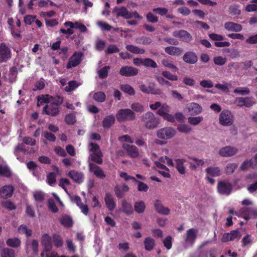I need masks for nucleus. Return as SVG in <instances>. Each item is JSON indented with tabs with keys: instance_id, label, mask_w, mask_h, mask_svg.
<instances>
[{
	"instance_id": "5fc2aeb1",
	"label": "nucleus",
	"mask_w": 257,
	"mask_h": 257,
	"mask_svg": "<svg viewBox=\"0 0 257 257\" xmlns=\"http://www.w3.org/2000/svg\"><path fill=\"white\" fill-rule=\"evenodd\" d=\"M144 65L146 67H149L153 68H156L158 67L156 62L151 58L144 59Z\"/></svg>"
},
{
	"instance_id": "6e6552de",
	"label": "nucleus",
	"mask_w": 257,
	"mask_h": 257,
	"mask_svg": "<svg viewBox=\"0 0 257 257\" xmlns=\"http://www.w3.org/2000/svg\"><path fill=\"white\" fill-rule=\"evenodd\" d=\"M11 50L5 43L0 44V63L7 62L11 58Z\"/></svg>"
},
{
	"instance_id": "0eeeda50",
	"label": "nucleus",
	"mask_w": 257,
	"mask_h": 257,
	"mask_svg": "<svg viewBox=\"0 0 257 257\" xmlns=\"http://www.w3.org/2000/svg\"><path fill=\"white\" fill-rule=\"evenodd\" d=\"M83 55V54L82 52H74L72 56L69 58L66 68L70 69L78 66L82 61Z\"/></svg>"
},
{
	"instance_id": "39448f33",
	"label": "nucleus",
	"mask_w": 257,
	"mask_h": 257,
	"mask_svg": "<svg viewBox=\"0 0 257 257\" xmlns=\"http://www.w3.org/2000/svg\"><path fill=\"white\" fill-rule=\"evenodd\" d=\"M52 238L47 234H44L42 236L41 243L43 246V250L41 253V257H44L45 252H50L52 248Z\"/></svg>"
},
{
	"instance_id": "58836bf2",
	"label": "nucleus",
	"mask_w": 257,
	"mask_h": 257,
	"mask_svg": "<svg viewBox=\"0 0 257 257\" xmlns=\"http://www.w3.org/2000/svg\"><path fill=\"white\" fill-rule=\"evenodd\" d=\"M1 257H16V253L14 249L10 248H4L1 251Z\"/></svg>"
},
{
	"instance_id": "79ce46f5",
	"label": "nucleus",
	"mask_w": 257,
	"mask_h": 257,
	"mask_svg": "<svg viewBox=\"0 0 257 257\" xmlns=\"http://www.w3.org/2000/svg\"><path fill=\"white\" fill-rule=\"evenodd\" d=\"M134 208L138 213H142L145 210L146 205L144 201H139L134 203Z\"/></svg>"
},
{
	"instance_id": "4be33fe9",
	"label": "nucleus",
	"mask_w": 257,
	"mask_h": 257,
	"mask_svg": "<svg viewBox=\"0 0 257 257\" xmlns=\"http://www.w3.org/2000/svg\"><path fill=\"white\" fill-rule=\"evenodd\" d=\"M154 207L156 211L159 214L164 215H168L170 214V209L168 207H164L159 200L155 201Z\"/></svg>"
},
{
	"instance_id": "2eb2a0df",
	"label": "nucleus",
	"mask_w": 257,
	"mask_h": 257,
	"mask_svg": "<svg viewBox=\"0 0 257 257\" xmlns=\"http://www.w3.org/2000/svg\"><path fill=\"white\" fill-rule=\"evenodd\" d=\"M59 112V107L51 103L44 106L42 110L43 114H46L51 116H57Z\"/></svg>"
},
{
	"instance_id": "37998d69",
	"label": "nucleus",
	"mask_w": 257,
	"mask_h": 257,
	"mask_svg": "<svg viewBox=\"0 0 257 257\" xmlns=\"http://www.w3.org/2000/svg\"><path fill=\"white\" fill-rule=\"evenodd\" d=\"M148 87L149 94L160 95L162 92L161 89L156 87V85L154 83H150Z\"/></svg>"
},
{
	"instance_id": "c03bdc74",
	"label": "nucleus",
	"mask_w": 257,
	"mask_h": 257,
	"mask_svg": "<svg viewBox=\"0 0 257 257\" xmlns=\"http://www.w3.org/2000/svg\"><path fill=\"white\" fill-rule=\"evenodd\" d=\"M93 99L99 102H103L106 99L105 94L102 91L95 92L93 95Z\"/></svg>"
},
{
	"instance_id": "5701e85b",
	"label": "nucleus",
	"mask_w": 257,
	"mask_h": 257,
	"mask_svg": "<svg viewBox=\"0 0 257 257\" xmlns=\"http://www.w3.org/2000/svg\"><path fill=\"white\" fill-rule=\"evenodd\" d=\"M187 109L191 115H196L200 113L202 108L199 104L191 102L188 105Z\"/></svg>"
},
{
	"instance_id": "8fccbe9b",
	"label": "nucleus",
	"mask_w": 257,
	"mask_h": 257,
	"mask_svg": "<svg viewBox=\"0 0 257 257\" xmlns=\"http://www.w3.org/2000/svg\"><path fill=\"white\" fill-rule=\"evenodd\" d=\"M65 122L68 125H72L76 122V117L73 113H69L66 115L65 117Z\"/></svg>"
},
{
	"instance_id": "7c9ffc66",
	"label": "nucleus",
	"mask_w": 257,
	"mask_h": 257,
	"mask_svg": "<svg viewBox=\"0 0 257 257\" xmlns=\"http://www.w3.org/2000/svg\"><path fill=\"white\" fill-rule=\"evenodd\" d=\"M122 211L127 215H130L134 212L133 208L131 204L127 202L126 200H123L121 202Z\"/></svg>"
},
{
	"instance_id": "cd10ccee",
	"label": "nucleus",
	"mask_w": 257,
	"mask_h": 257,
	"mask_svg": "<svg viewBox=\"0 0 257 257\" xmlns=\"http://www.w3.org/2000/svg\"><path fill=\"white\" fill-rule=\"evenodd\" d=\"M128 190V186L125 184H123L120 187L115 186L114 188L115 194L118 199L123 198L125 193L127 192Z\"/></svg>"
},
{
	"instance_id": "473e14b6",
	"label": "nucleus",
	"mask_w": 257,
	"mask_h": 257,
	"mask_svg": "<svg viewBox=\"0 0 257 257\" xmlns=\"http://www.w3.org/2000/svg\"><path fill=\"white\" fill-rule=\"evenodd\" d=\"M102 156L101 151L91 153L90 155L91 161L99 165L102 164L103 162Z\"/></svg>"
},
{
	"instance_id": "bb28decb",
	"label": "nucleus",
	"mask_w": 257,
	"mask_h": 257,
	"mask_svg": "<svg viewBox=\"0 0 257 257\" xmlns=\"http://www.w3.org/2000/svg\"><path fill=\"white\" fill-rule=\"evenodd\" d=\"M175 167L180 174L184 175L186 173V169L184 163L186 162L185 159H176L174 160Z\"/></svg>"
},
{
	"instance_id": "bf43d9fd",
	"label": "nucleus",
	"mask_w": 257,
	"mask_h": 257,
	"mask_svg": "<svg viewBox=\"0 0 257 257\" xmlns=\"http://www.w3.org/2000/svg\"><path fill=\"white\" fill-rule=\"evenodd\" d=\"M110 69V66H106L101 68L98 71L99 77L102 79L106 77L108 75V71Z\"/></svg>"
},
{
	"instance_id": "9d476101",
	"label": "nucleus",
	"mask_w": 257,
	"mask_h": 257,
	"mask_svg": "<svg viewBox=\"0 0 257 257\" xmlns=\"http://www.w3.org/2000/svg\"><path fill=\"white\" fill-rule=\"evenodd\" d=\"M89 172L93 173L97 178L103 179L105 178L106 175L101 167L95 164L90 163L88 165Z\"/></svg>"
},
{
	"instance_id": "f3484780",
	"label": "nucleus",
	"mask_w": 257,
	"mask_h": 257,
	"mask_svg": "<svg viewBox=\"0 0 257 257\" xmlns=\"http://www.w3.org/2000/svg\"><path fill=\"white\" fill-rule=\"evenodd\" d=\"M237 151L236 148L228 146L221 148L219 150V154L221 156L228 157L235 155Z\"/></svg>"
},
{
	"instance_id": "a878e982",
	"label": "nucleus",
	"mask_w": 257,
	"mask_h": 257,
	"mask_svg": "<svg viewBox=\"0 0 257 257\" xmlns=\"http://www.w3.org/2000/svg\"><path fill=\"white\" fill-rule=\"evenodd\" d=\"M165 51L169 55L179 56L182 54L183 50L179 47L169 46L165 48Z\"/></svg>"
},
{
	"instance_id": "6e6d98bb",
	"label": "nucleus",
	"mask_w": 257,
	"mask_h": 257,
	"mask_svg": "<svg viewBox=\"0 0 257 257\" xmlns=\"http://www.w3.org/2000/svg\"><path fill=\"white\" fill-rule=\"evenodd\" d=\"M233 92L234 93L245 95H247L250 93V90L247 87H239L235 88Z\"/></svg>"
},
{
	"instance_id": "c756f323",
	"label": "nucleus",
	"mask_w": 257,
	"mask_h": 257,
	"mask_svg": "<svg viewBox=\"0 0 257 257\" xmlns=\"http://www.w3.org/2000/svg\"><path fill=\"white\" fill-rule=\"evenodd\" d=\"M59 221L62 225L67 228L71 227L73 224L72 218L67 215H65L60 217L59 218Z\"/></svg>"
},
{
	"instance_id": "69168bd1",
	"label": "nucleus",
	"mask_w": 257,
	"mask_h": 257,
	"mask_svg": "<svg viewBox=\"0 0 257 257\" xmlns=\"http://www.w3.org/2000/svg\"><path fill=\"white\" fill-rule=\"evenodd\" d=\"M137 42L138 43L142 44L143 45H149L152 42V40L149 37L146 36H142L137 39Z\"/></svg>"
},
{
	"instance_id": "603ef678",
	"label": "nucleus",
	"mask_w": 257,
	"mask_h": 257,
	"mask_svg": "<svg viewBox=\"0 0 257 257\" xmlns=\"http://www.w3.org/2000/svg\"><path fill=\"white\" fill-rule=\"evenodd\" d=\"M2 206L9 210H13L16 208L15 204L10 200L2 201Z\"/></svg>"
},
{
	"instance_id": "f03ea898",
	"label": "nucleus",
	"mask_w": 257,
	"mask_h": 257,
	"mask_svg": "<svg viewBox=\"0 0 257 257\" xmlns=\"http://www.w3.org/2000/svg\"><path fill=\"white\" fill-rule=\"evenodd\" d=\"M135 117L134 112L129 108L120 109L116 114L117 120L120 122L133 120Z\"/></svg>"
},
{
	"instance_id": "aec40b11",
	"label": "nucleus",
	"mask_w": 257,
	"mask_h": 257,
	"mask_svg": "<svg viewBox=\"0 0 257 257\" xmlns=\"http://www.w3.org/2000/svg\"><path fill=\"white\" fill-rule=\"evenodd\" d=\"M182 59L185 63L189 64H194L198 61L197 56L195 53L192 51L186 52L183 56Z\"/></svg>"
},
{
	"instance_id": "4468645a",
	"label": "nucleus",
	"mask_w": 257,
	"mask_h": 257,
	"mask_svg": "<svg viewBox=\"0 0 257 257\" xmlns=\"http://www.w3.org/2000/svg\"><path fill=\"white\" fill-rule=\"evenodd\" d=\"M14 188L12 185H5L0 189V197L3 199L11 198L14 193Z\"/></svg>"
},
{
	"instance_id": "4d7b16f0",
	"label": "nucleus",
	"mask_w": 257,
	"mask_h": 257,
	"mask_svg": "<svg viewBox=\"0 0 257 257\" xmlns=\"http://www.w3.org/2000/svg\"><path fill=\"white\" fill-rule=\"evenodd\" d=\"M162 75L166 78L171 81H177L178 77L177 75L172 74L168 71H164L162 72Z\"/></svg>"
},
{
	"instance_id": "ddd939ff",
	"label": "nucleus",
	"mask_w": 257,
	"mask_h": 257,
	"mask_svg": "<svg viewBox=\"0 0 257 257\" xmlns=\"http://www.w3.org/2000/svg\"><path fill=\"white\" fill-rule=\"evenodd\" d=\"M237 106L250 107L255 104V100L252 97H238L236 99Z\"/></svg>"
},
{
	"instance_id": "680f3d73",
	"label": "nucleus",
	"mask_w": 257,
	"mask_h": 257,
	"mask_svg": "<svg viewBox=\"0 0 257 257\" xmlns=\"http://www.w3.org/2000/svg\"><path fill=\"white\" fill-rule=\"evenodd\" d=\"M0 175L10 177L11 175V172L8 167L0 165Z\"/></svg>"
},
{
	"instance_id": "4c0bfd02",
	"label": "nucleus",
	"mask_w": 257,
	"mask_h": 257,
	"mask_svg": "<svg viewBox=\"0 0 257 257\" xmlns=\"http://www.w3.org/2000/svg\"><path fill=\"white\" fill-rule=\"evenodd\" d=\"M38 103L37 106H39L40 104H42L43 103H50L52 100H53L52 96H50L49 95H42L40 96H38L37 97Z\"/></svg>"
},
{
	"instance_id": "de8ad7c7",
	"label": "nucleus",
	"mask_w": 257,
	"mask_h": 257,
	"mask_svg": "<svg viewBox=\"0 0 257 257\" xmlns=\"http://www.w3.org/2000/svg\"><path fill=\"white\" fill-rule=\"evenodd\" d=\"M203 119V117L200 116L195 117L190 116L188 118V121L190 124L196 125L199 124Z\"/></svg>"
},
{
	"instance_id": "e433bc0d",
	"label": "nucleus",
	"mask_w": 257,
	"mask_h": 257,
	"mask_svg": "<svg viewBox=\"0 0 257 257\" xmlns=\"http://www.w3.org/2000/svg\"><path fill=\"white\" fill-rule=\"evenodd\" d=\"M8 24L10 26V29L12 36L17 38H21V31L18 30L17 32L15 31L13 28L14 20L12 18H10L8 20Z\"/></svg>"
},
{
	"instance_id": "20e7f679",
	"label": "nucleus",
	"mask_w": 257,
	"mask_h": 257,
	"mask_svg": "<svg viewBox=\"0 0 257 257\" xmlns=\"http://www.w3.org/2000/svg\"><path fill=\"white\" fill-rule=\"evenodd\" d=\"M176 134L174 128L171 127H165L159 129L157 132V137L163 140H168L173 138Z\"/></svg>"
},
{
	"instance_id": "b1692460",
	"label": "nucleus",
	"mask_w": 257,
	"mask_h": 257,
	"mask_svg": "<svg viewBox=\"0 0 257 257\" xmlns=\"http://www.w3.org/2000/svg\"><path fill=\"white\" fill-rule=\"evenodd\" d=\"M123 148L126 151L129 156L133 158H137L139 155V152L138 148L134 145L128 144H123Z\"/></svg>"
},
{
	"instance_id": "09e8293b",
	"label": "nucleus",
	"mask_w": 257,
	"mask_h": 257,
	"mask_svg": "<svg viewBox=\"0 0 257 257\" xmlns=\"http://www.w3.org/2000/svg\"><path fill=\"white\" fill-rule=\"evenodd\" d=\"M169 111V106L166 104L161 105V108L157 112V114L163 117Z\"/></svg>"
},
{
	"instance_id": "423d86ee",
	"label": "nucleus",
	"mask_w": 257,
	"mask_h": 257,
	"mask_svg": "<svg viewBox=\"0 0 257 257\" xmlns=\"http://www.w3.org/2000/svg\"><path fill=\"white\" fill-rule=\"evenodd\" d=\"M217 191L221 195H228L231 192L232 186L227 181H220L217 184Z\"/></svg>"
},
{
	"instance_id": "3c124183",
	"label": "nucleus",
	"mask_w": 257,
	"mask_h": 257,
	"mask_svg": "<svg viewBox=\"0 0 257 257\" xmlns=\"http://www.w3.org/2000/svg\"><path fill=\"white\" fill-rule=\"evenodd\" d=\"M78 86L79 85L77 83L76 81L71 80L69 81L68 86L65 87V90L68 92H71L78 87Z\"/></svg>"
},
{
	"instance_id": "9b49d317",
	"label": "nucleus",
	"mask_w": 257,
	"mask_h": 257,
	"mask_svg": "<svg viewBox=\"0 0 257 257\" xmlns=\"http://www.w3.org/2000/svg\"><path fill=\"white\" fill-rule=\"evenodd\" d=\"M139 70L132 66H123L119 70V74L125 77H132L138 74Z\"/></svg>"
},
{
	"instance_id": "6ab92c4d",
	"label": "nucleus",
	"mask_w": 257,
	"mask_h": 257,
	"mask_svg": "<svg viewBox=\"0 0 257 257\" xmlns=\"http://www.w3.org/2000/svg\"><path fill=\"white\" fill-rule=\"evenodd\" d=\"M68 176L75 183L78 184H81L84 181V176L82 172L72 170L68 172Z\"/></svg>"
},
{
	"instance_id": "f704fd0d",
	"label": "nucleus",
	"mask_w": 257,
	"mask_h": 257,
	"mask_svg": "<svg viewBox=\"0 0 257 257\" xmlns=\"http://www.w3.org/2000/svg\"><path fill=\"white\" fill-rule=\"evenodd\" d=\"M6 244L10 247L17 248L20 246L21 241L17 237L10 238L6 240Z\"/></svg>"
},
{
	"instance_id": "338daca9",
	"label": "nucleus",
	"mask_w": 257,
	"mask_h": 257,
	"mask_svg": "<svg viewBox=\"0 0 257 257\" xmlns=\"http://www.w3.org/2000/svg\"><path fill=\"white\" fill-rule=\"evenodd\" d=\"M52 98L53 100L50 102V103L57 107L61 105L63 102V98L60 96H57L56 97L52 96Z\"/></svg>"
},
{
	"instance_id": "72a5a7b5",
	"label": "nucleus",
	"mask_w": 257,
	"mask_h": 257,
	"mask_svg": "<svg viewBox=\"0 0 257 257\" xmlns=\"http://www.w3.org/2000/svg\"><path fill=\"white\" fill-rule=\"evenodd\" d=\"M144 243L145 248L147 251L152 250L155 245V240L151 237H147L145 238Z\"/></svg>"
},
{
	"instance_id": "a18cd8bd",
	"label": "nucleus",
	"mask_w": 257,
	"mask_h": 257,
	"mask_svg": "<svg viewBox=\"0 0 257 257\" xmlns=\"http://www.w3.org/2000/svg\"><path fill=\"white\" fill-rule=\"evenodd\" d=\"M120 89L124 92L127 93L130 95H133L135 94L134 89L128 84L121 85Z\"/></svg>"
},
{
	"instance_id": "a19ab883",
	"label": "nucleus",
	"mask_w": 257,
	"mask_h": 257,
	"mask_svg": "<svg viewBox=\"0 0 257 257\" xmlns=\"http://www.w3.org/2000/svg\"><path fill=\"white\" fill-rule=\"evenodd\" d=\"M161 62L164 67L171 69L173 72H176L178 70V68L168 59H163Z\"/></svg>"
},
{
	"instance_id": "0e129e2a",
	"label": "nucleus",
	"mask_w": 257,
	"mask_h": 257,
	"mask_svg": "<svg viewBox=\"0 0 257 257\" xmlns=\"http://www.w3.org/2000/svg\"><path fill=\"white\" fill-rule=\"evenodd\" d=\"M213 61L215 65L222 66L226 63V59L222 56H216L213 58Z\"/></svg>"
},
{
	"instance_id": "e2e57ef3",
	"label": "nucleus",
	"mask_w": 257,
	"mask_h": 257,
	"mask_svg": "<svg viewBox=\"0 0 257 257\" xmlns=\"http://www.w3.org/2000/svg\"><path fill=\"white\" fill-rule=\"evenodd\" d=\"M47 181L48 183L52 186L56 181V175L54 172H51L47 176Z\"/></svg>"
},
{
	"instance_id": "49530a36",
	"label": "nucleus",
	"mask_w": 257,
	"mask_h": 257,
	"mask_svg": "<svg viewBox=\"0 0 257 257\" xmlns=\"http://www.w3.org/2000/svg\"><path fill=\"white\" fill-rule=\"evenodd\" d=\"M42 136L46 139V140L50 142H55L56 140L55 135L48 131H45L42 133Z\"/></svg>"
},
{
	"instance_id": "f8f14e48",
	"label": "nucleus",
	"mask_w": 257,
	"mask_h": 257,
	"mask_svg": "<svg viewBox=\"0 0 257 257\" xmlns=\"http://www.w3.org/2000/svg\"><path fill=\"white\" fill-rule=\"evenodd\" d=\"M240 234L238 230H233L230 232L224 233L221 238V241L222 242H226L228 241H233L235 239L237 240L240 238Z\"/></svg>"
},
{
	"instance_id": "dca6fc26",
	"label": "nucleus",
	"mask_w": 257,
	"mask_h": 257,
	"mask_svg": "<svg viewBox=\"0 0 257 257\" xmlns=\"http://www.w3.org/2000/svg\"><path fill=\"white\" fill-rule=\"evenodd\" d=\"M113 12L116 13V16L117 17H121L125 19L132 18L131 12L124 7H121L120 8L115 7L114 8Z\"/></svg>"
},
{
	"instance_id": "393cba45",
	"label": "nucleus",
	"mask_w": 257,
	"mask_h": 257,
	"mask_svg": "<svg viewBox=\"0 0 257 257\" xmlns=\"http://www.w3.org/2000/svg\"><path fill=\"white\" fill-rule=\"evenodd\" d=\"M224 28L227 31L238 32L242 30V27L240 24L227 22L224 24Z\"/></svg>"
},
{
	"instance_id": "13d9d810",
	"label": "nucleus",
	"mask_w": 257,
	"mask_h": 257,
	"mask_svg": "<svg viewBox=\"0 0 257 257\" xmlns=\"http://www.w3.org/2000/svg\"><path fill=\"white\" fill-rule=\"evenodd\" d=\"M177 130L179 132L187 134L189 133L191 131L192 128L187 124H181L178 126Z\"/></svg>"
},
{
	"instance_id": "2f4dec72",
	"label": "nucleus",
	"mask_w": 257,
	"mask_h": 257,
	"mask_svg": "<svg viewBox=\"0 0 257 257\" xmlns=\"http://www.w3.org/2000/svg\"><path fill=\"white\" fill-rule=\"evenodd\" d=\"M205 172L212 177H218L220 175L221 170L218 167L211 166L207 167Z\"/></svg>"
},
{
	"instance_id": "ea45409f",
	"label": "nucleus",
	"mask_w": 257,
	"mask_h": 257,
	"mask_svg": "<svg viewBox=\"0 0 257 257\" xmlns=\"http://www.w3.org/2000/svg\"><path fill=\"white\" fill-rule=\"evenodd\" d=\"M126 49L132 53L143 54L145 53V50L144 49H141L137 46L132 45H127L126 46Z\"/></svg>"
},
{
	"instance_id": "774afa93",
	"label": "nucleus",
	"mask_w": 257,
	"mask_h": 257,
	"mask_svg": "<svg viewBox=\"0 0 257 257\" xmlns=\"http://www.w3.org/2000/svg\"><path fill=\"white\" fill-rule=\"evenodd\" d=\"M146 19L148 22L156 23L158 22V18L151 12H149L146 15Z\"/></svg>"
},
{
	"instance_id": "7ed1b4c3",
	"label": "nucleus",
	"mask_w": 257,
	"mask_h": 257,
	"mask_svg": "<svg viewBox=\"0 0 257 257\" xmlns=\"http://www.w3.org/2000/svg\"><path fill=\"white\" fill-rule=\"evenodd\" d=\"M234 116L230 111L223 110L220 113L219 121L222 126H230L233 123Z\"/></svg>"
},
{
	"instance_id": "c9c22d12",
	"label": "nucleus",
	"mask_w": 257,
	"mask_h": 257,
	"mask_svg": "<svg viewBox=\"0 0 257 257\" xmlns=\"http://www.w3.org/2000/svg\"><path fill=\"white\" fill-rule=\"evenodd\" d=\"M52 240L54 246L57 248L62 247L64 244L63 239L62 237L58 234H53L52 237Z\"/></svg>"
},
{
	"instance_id": "052dcab7",
	"label": "nucleus",
	"mask_w": 257,
	"mask_h": 257,
	"mask_svg": "<svg viewBox=\"0 0 257 257\" xmlns=\"http://www.w3.org/2000/svg\"><path fill=\"white\" fill-rule=\"evenodd\" d=\"M131 108L134 111L138 112H142L144 111V106L139 102L133 103L131 105Z\"/></svg>"
},
{
	"instance_id": "a211bd4d",
	"label": "nucleus",
	"mask_w": 257,
	"mask_h": 257,
	"mask_svg": "<svg viewBox=\"0 0 257 257\" xmlns=\"http://www.w3.org/2000/svg\"><path fill=\"white\" fill-rule=\"evenodd\" d=\"M104 200L108 210L112 211L116 208V204L111 193L109 192L106 193L104 196Z\"/></svg>"
},
{
	"instance_id": "c85d7f7f",
	"label": "nucleus",
	"mask_w": 257,
	"mask_h": 257,
	"mask_svg": "<svg viewBox=\"0 0 257 257\" xmlns=\"http://www.w3.org/2000/svg\"><path fill=\"white\" fill-rule=\"evenodd\" d=\"M115 120V116L112 114L106 116L102 120V125L104 128H110L114 124Z\"/></svg>"
},
{
	"instance_id": "412c9836",
	"label": "nucleus",
	"mask_w": 257,
	"mask_h": 257,
	"mask_svg": "<svg viewBox=\"0 0 257 257\" xmlns=\"http://www.w3.org/2000/svg\"><path fill=\"white\" fill-rule=\"evenodd\" d=\"M198 231L195 228H190L186 231V238L185 241L186 242L193 245L197 238Z\"/></svg>"
},
{
	"instance_id": "f257e3e1",
	"label": "nucleus",
	"mask_w": 257,
	"mask_h": 257,
	"mask_svg": "<svg viewBox=\"0 0 257 257\" xmlns=\"http://www.w3.org/2000/svg\"><path fill=\"white\" fill-rule=\"evenodd\" d=\"M141 121L143 125L147 130H152L156 128L160 124V119L155 114L148 111L141 116Z\"/></svg>"
},
{
	"instance_id": "1a4fd4ad",
	"label": "nucleus",
	"mask_w": 257,
	"mask_h": 257,
	"mask_svg": "<svg viewBox=\"0 0 257 257\" xmlns=\"http://www.w3.org/2000/svg\"><path fill=\"white\" fill-rule=\"evenodd\" d=\"M173 36L180 39L184 42L189 43L193 40L192 36L187 31L180 30L173 32Z\"/></svg>"
},
{
	"instance_id": "864d4df0",
	"label": "nucleus",
	"mask_w": 257,
	"mask_h": 257,
	"mask_svg": "<svg viewBox=\"0 0 257 257\" xmlns=\"http://www.w3.org/2000/svg\"><path fill=\"white\" fill-rule=\"evenodd\" d=\"M229 12L232 15H239L241 13L239 6L237 5H233L229 7Z\"/></svg>"
}]
</instances>
